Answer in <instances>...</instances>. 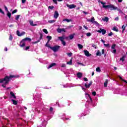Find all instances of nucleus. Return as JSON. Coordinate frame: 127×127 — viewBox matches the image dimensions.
I'll return each instance as SVG.
<instances>
[{"label":"nucleus","instance_id":"1","mask_svg":"<svg viewBox=\"0 0 127 127\" xmlns=\"http://www.w3.org/2000/svg\"><path fill=\"white\" fill-rule=\"evenodd\" d=\"M16 77V76L13 74H11L9 76L6 75L3 78L0 79V83H3L5 85H7L12 78Z\"/></svg>","mask_w":127,"mask_h":127},{"label":"nucleus","instance_id":"2","mask_svg":"<svg viewBox=\"0 0 127 127\" xmlns=\"http://www.w3.org/2000/svg\"><path fill=\"white\" fill-rule=\"evenodd\" d=\"M99 1L100 2V3H101V4H103V7L104 8H106V9H108V8H112L111 9V10H116L118 9V7L115 6L113 4L106 5L105 4H106L107 3L104 2L102 1Z\"/></svg>","mask_w":127,"mask_h":127},{"label":"nucleus","instance_id":"3","mask_svg":"<svg viewBox=\"0 0 127 127\" xmlns=\"http://www.w3.org/2000/svg\"><path fill=\"white\" fill-rule=\"evenodd\" d=\"M61 47H60V46L56 45L54 47H50V49H51L53 51H54V52H57V51H58V50L60 49Z\"/></svg>","mask_w":127,"mask_h":127},{"label":"nucleus","instance_id":"4","mask_svg":"<svg viewBox=\"0 0 127 127\" xmlns=\"http://www.w3.org/2000/svg\"><path fill=\"white\" fill-rule=\"evenodd\" d=\"M63 36H63L62 37H59V39H60V40L61 41L62 44H63L64 46H65L66 45V42L64 41V40L65 39V38H64Z\"/></svg>","mask_w":127,"mask_h":127},{"label":"nucleus","instance_id":"5","mask_svg":"<svg viewBox=\"0 0 127 127\" xmlns=\"http://www.w3.org/2000/svg\"><path fill=\"white\" fill-rule=\"evenodd\" d=\"M97 32L99 33H102L103 35L104 34H106L107 33V30L104 29H100V30H98L97 31Z\"/></svg>","mask_w":127,"mask_h":127},{"label":"nucleus","instance_id":"6","mask_svg":"<svg viewBox=\"0 0 127 127\" xmlns=\"http://www.w3.org/2000/svg\"><path fill=\"white\" fill-rule=\"evenodd\" d=\"M88 82H86V83H85V87L88 89L89 88H90V86H92V84H93V82L92 81H90L89 83L88 84V85L87 84Z\"/></svg>","mask_w":127,"mask_h":127},{"label":"nucleus","instance_id":"7","mask_svg":"<svg viewBox=\"0 0 127 127\" xmlns=\"http://www.w3.org/2000/svg\"><path fill=\"white\" fill-rule=\"evenodd\" d=\"M84 52L85 56L87 57H90V56H92V54H90V53L87 50H84Z\"/></svg>","mask_w":127,"mask_h":127},{"label":"nucleus","instance_id":"8","mask_svg":"<svg viewBox=\"0 0 127 127\" xmlns=\"http://www.w3.org/2000/svg\"><path fill=\"white\" fill-rule=\"evenodd\" d=\"M19 46H20V47H24V46H25V42H24L23 40H22L20 42Z\"/></svg>","mask_w":127,"mask_h":127},{"label":"nucleus","instance_id":"9","mask_svg":"<svg viewBox=\"0 0 127 127\" xmlns=\"http://www.w3.org/2000/svg\"><path fill=\"white\" fill-rule=\"evenodd\" d=\"M66 6L67 7H69V8L72 9V8H75V7H76V5L74 4H72L70 5L67 4Z\"/></svg>","mask_w":127,"mask_h":127},{"label":"nucleus","instance_id":"10","mask_svg":"<svg viewBox=\"0 0 127 127\" xmlns=\"http://www.w3.org/2000/svg\"><path fill=\"white\" fill-rule=\"evenodd\" d=\"M59 16V13H58V11L56 10L55 11V14L54 15V18L57 19Z\"/></svg>","mask_w":127,"mask_h":127},{"label":"nucleus","instance_id":"11","mask_svg":"<svg viewBox=\"0 0 127 127\" xmlns=\"http://www.w3.org/2000/svg\"><path fill=\"white\" fill-rule=\"evenodd\" d=\"M10 95L11 97L14 99L15 100L16 99V96H15V95H14V93L13 92L11 91L10 92Z\"/></svg>","mask_w":127,"mask_h":127},{"label":"nucleus","instance_id":"12","mask_svg":"<svg viewBox=\"0 0 127 127\" xmlns=\"http://www.w3.org/2000/svg\"><path fill=\"white\" fill-rule=\"evenodd\" d=\"M76 75L77 77H78L79 79H81V78L83 77V73H82V72H78Z\"/></svg>","mask_w":127,"mask_h":127},{"label":"nucleus","instance_id":"13","mask_svg":"<svg viewBox=\"0 0 127 127\" xmlns=\"http://www.w3.org/2000/svg\"><path fill=\"white\" fill-rule=\"evenodd\" d=\"M54 66H56V63H53L52 64H51L48 67V69H50V68H52V67H54Z\"/></svg>","mask_w":127,"mask_h":127},{"label":"nucleus","instance_id":"14","mask_svg":"<svg viewBox=\"0 0 127 127\" xmlns=\"http://www.w3.org/2000/svg\"><path fill=\"white\" fill-rule=\"evenodd\" d=\"M23 40L24 41H29V42H30L31 41V39H30V38L26 37L23 39Z\"/></svg>","mask_w":127,"mask_h":127},{"label":"nucleus","instance_id":"15","mask_svg":"<svg viewBox=\"0 0 127 127\" xmlns=\"http://www.w3.org/2000/svg\"><path fill=\"white\" fill-rule=\"evenodd\" d=\"M29 22L30 25H31V26H36V25H37V24H34L33 21H32V20H29Z\"/></svg>","mask_w":127,"mask_h":127},{"label":"nucleus","instance_id":"16","mask_svg":"<svg viewBox=\"0 0 127 127\" xmlns=\"http://www.w3.org/2000/svg\"><path fill=\"white\" fill-rule=\"evenodd\" d=\"M75 36V33H73L71 35H70L69 36V38L70 40H72V39H73L74 38V36Z\"/></svg>","mask_w":127,"mask_h":127},{"label":"nucleus","instance_id":"17","mask_svg":"<svg viewBox=\"0 0 127 127\" xmlns=\"http://www.w3.org/2000/svg\"><path fill=\"white\" fill-rule=\"evenodd\" d=\"M108 82H109V80H108V79L105 80V81L104 82V87H108Z\"/></svg>","mask_w":127,"mask_h":127},{"label":"nucleus","instance_id":"18","mask_svg":"<svg viewBox=\"0 0 127 127\" xmlns=\"http://www.w3.org/2000/svg\"><path fill=\"white\" fill-rule=\"evenodd\" d=\"M11 101L13 102V105H14L15 106H16V105H17V101H16V100L11 99Z\"/></svg>","mask_w":127,"mask_h":127},{"label":"nucleus","instance_id":"19","mask_svg":"<svg viewBox=\"0 0 127 127\" xmlns=\"http://www.w3.org/2000/svg\"><path fill=\"white\" fill-rule=\"evenodd\" d=\"M96 55L97 56H102V54H101V52L99 50L97 51Z\"/></svg>","mask_w":127,"mask_h":127},{"label":"nucleus","instance_id":"20","mask_svg":"<svg viewBox=\"0 0 127 127\" xmlns=\"http://www.w3.org/2000/svg\"><path fill=\"white\" fill-rule=\"evenodd\" d=\"M7 16L9 17V18H10L11 17V13L9 11L7 12Z\"/></svg>","mask_w":127,"mask_h":127},{"label":"nucleus","instance_id":"21","mask_svg":"<svg viewBox=\"0 0 127 127\" xmlns=\"http://www.w3.org/2000/svg\"><path fill=\"white\" fill-rule=\"evenodd\" d=\"M47 38L48 39V42H49L52 39V37L50 36H47Z\"/></svg>","mask_w":127,"mask_h":127},{"label":"nucleus","instance_id":"22","mask_svg":"<svg viewBox=\"0 0 127 127\" xmlns=\"http://www.w3.org/2000/svg\"><path fill=\"white\" fill-rule=\"evenodd\" d=\"M77 46H78V48L79 49H83V45H81V44H77Z\"/></svg>","mask_w":127,"mask_h":127},{"label":"nucleus","instance_id":"23","mask_svg":"<svg viewBox=\"0 0 127 127\" xmlns=\"http://www.w3.org/2000/svg\"><path fill=\"white\" fill-rule=\"evenodd\" d=\"M63 21H67V22H70V21H72V19H64Z\"/></svg>","mask_w":127,"mask_h":127},{"label":"nucleus","instance_id":"24","mask_svg":"<svg viewBox=\"0 0 127 127\" xmlns=\"http://www.w3.org/2000/svg\"><path fill=\"white\" fill-rule=\"evenodd\" d=\"M73 59V58H71L70 59V60L69 61V62L67 63V64H68V65H72V60Z\"/></svg>","mask_w":127,"mask_h":127},{"label":"nucleus","instance_id":"25","mask_svg":"<svg viewBox=\"0 0 127 127\" xmlns=\"http://www.w3.org/2000/svg\"><path fill=\"white\" fill-rule=\"evenodd\" d=\"M103 20H104V21H106V22H108V21H109V17H105L104 18V19H103Z\"/></svg>","mask_w":127,"mask_h":127},{"label":"nucleus","instance_id":"26","mask_svg":"<svg viewBox=\"0 0 127 127\" xmlns=\"http://www.w3.org/2000/svg\"><path fill=\"white\" fill-rule=\"evenodd\" d=\"M113 30H114V31H116V32L119 31V29H117L116 27H113Z\"/></svg>","mask_w":127,"mask_h":127},{"label":"nucleus","instance_id":"27","mask_svg":"<svg viewBox=\"0 0 127 127\" xmlns=\"http://www.w3.org/2000/svg\"><path fill=\"white\" fill-rule=\"evenodd\" d=\"M43 32H44L45 33H46V34H48V31H47V29H44L43 30Z\"/></svg>","mask_w":127,"mask_h":127},{"label":"nucleus","instance_id":"28","mask_svg":"<svg viewBox=\"0 0 127 127\" xmlns=\"http://www.w3.org/2000/svg\"><path fill=\"white\" fill-rule=\"evenodd\" d=\"M20 17V15H16V17L15 18V20H18V19H19Z\"/></svg>","mask_w":127,"mask_h":127},{"label":"nucleus","instance_id":"29","mask_svg":"<svg viewBox=\"0 0 127 127\" xmlns=\"http://www.w3.org/2000/svg\"><path fill=\"white\" fill-rule=\"evenodd\" d=\"M96 72H101V68L100 67H98L96 69Z\"/></svg>","mask_w":127,"mask_h":127},{"label":"nucleus","instance_id":"30","mask_svg":"<svg viewBox=\"0 0 127 127\" xmlns=\"http://www.w3.org/2000/svg\"><path fill=\"white\" fill-rule=\"evenodd\" d=\"M122 28L123 29L122 32H124V31H125V30H126V26H125V25H123L122 26Z\"/></svg>","mask_w":127,"mask_h":127},{"label":"nucleus","instance_id":"31","mask_svg":"<svg viewBox=\"0 0 127 127\" xmlns=\"http://www.w3.org/2000/svg\"><path fill=\"white\" fill-rule=\"evenodd\" d=\"M43 37V35L41 33L40 34V38H39V40H41V39H42V38Z\"/></svg>","mask_w":127,"mask_h":127},{"label":"nucleus","instance_id":"32","mask_svg":"<svg viewBox=\"0 0 127 127\" xmlns=\"http://www.w3.org/2000/svg\"><path fill=\"white\" fill-rule=\"evenodd\" d=\"M38 42H40V40H38L37 41L32 42V44H36L37 43H38Z\"/></svg>","mask_w":127,"mask_h":127},{"label":"nucleus","instance_id":"33","mask_svg":"<svg viewBox=\"0 0 127 127\" xmlns=\"http://www.w3.org/2000/svg\"><path fill=\"white\" fill-rule=\"evenodd\" d=\"M13 37L12 35H10L9 37V40H10V41H11L13 39Z\"/></svg>","mask_w":127,"mask_h":127},{"label":"nucleus","instance_id":"34","mask_svg":"<svg viewBox=\"0 0 127 127\" xmlns=\"http://www.w3.org/2000/svg\"><path fill=\"white\" fill-rule=\"evenodd\" d=\"M55 21H56L54 20H50L48 21V22L49 23H53L54 22H55Z\"/></svg>","mask_w":127,"mask_h":127},{"label":"nucleus","instance_id":"35","mask_svg":"<svg viewBox=\"0 0 127 127\" xmlns=\"http://www.w3.org/2000/svg\"><path fill=\"white\" fill-rule=\"evenodd\" d=\"M104 46H105V47H107L108 48H110V44H104Z\"/></svg>","mask_w":127,"mask_h":127},{"label":"nucleus","instance_id":"36","mask_svg":"<svg viewBox=\"0 0 127 127\" xmlns=\"http://www.w3.org/2000/svg\"><path fill=\"white\" fill-rule=\"evenodd\" d=\"M94 21H95V18L94 17H92V18H91L90 19V22H94Z\"/></svg>","mask_w":127,"mask_h":127},{"label":"nucleus","instance_id":"37","mask_svg":"<svg viewBox=\"0 0 127 127\" xmlns=\"http://www.w3.org/2000/svg\"><path fill=\"white\" fill-rule=\"evenodd\" d=\"M116 46H117V45L113 44L111 47L112 49H115V48H116Z\"/></svg>","mask_w":127,"mask_h":127},{"label":"nucleus","instance_id":"38","mask_svg":"<svg viewBox=\"0 0 127 127\" xmlns=\"http://www.w3.org/2000/svg\"><path fill=\"white\" fill-rule=\"evenodd\" d=\"M17 12V9H15L12 12V14H14V13H16Z\"/></svg>","mask_w":127,"mask_h":127},{"label":"nucleus","instance_id":"39","mask_svg":"<svg viewBox=\"0 0 127 127\" xmlns=\"http://www.w3.org/2000/svg\"><path fill=\"white\" fill-rule=\"evenodd\" d=\"M57 31H58V32L59 33H61V32H62L61 29V28H58L57 29Z\"/></svg>","mask_w":127,"mask_h":127},{"label":"nucleus","instance_id":"40","mask_svg":"<svg viewBox=\"0 0 127 127\" xmlns=\"http://www.w3.org/2000/svg\"><path fill=\"white\" fill-rule=\"evenodd\" d=\"M45 46H46V47H48L50 49V47H52L50 46V45H48V42H47V43L46 44Z\"/></svg>","mask_w":127,"mask_h":127},{"label":"nucleus","instance_id":"41","mask_svg":"<svg viewBox=\"0 0 127 127\" xmlns=\"http://www.w3.org/2000/svg\"><path fill=\"white\" fill-rule=\"evenodd\" d=\"M119 78L121 79L123 82H126V80L123 79V78L121 76H119Z\"/></svg>","mask_w":127,"mask_h":127},{"label":"nucleus","instance_id":"42","mask_svg":"<svg viewBox=\"0 0 127 127\" xmlns=\"http://www.w3.org/2000/svg\"><path fill=\"white\" fill-rule=\"evenodd\" d=\"M120 61H122V62H124V61H125V57L123 56L122 58H121Z\"/></svg>","mask_w":127,"mask_h":127},{"label":"nucleus","instance_id":"43","mask_svg":"<svg viewBox=\"0 0 127 127\" xmlns=\"http://www.w3.org/2000/svg\"><path fill=\"white\" fill-rule=\"evenodd\" d=\"M16 33H17V35H18V36H20V32H19V31L17 30L16 31Z\"/></svg>","mask_w":127,"mask_h":127},{"label":"nucleus","instance_id":"44","mask_svg":"<svg viewBox=\"0 0 127 127\" xmlns=\"http://www.w3.org/2000/svg\"><path fill=\"white\" fill-rule=\"evenodd\" d=\"M4 7L5 10H6V11H7V12L9 11H8V9H7V7H6V6L4 5Z\"/></svg>","mask_w":127,"mask_h":127},{"label":"nucleus","instance_id":"45","mask_svg":"<svg viewBox=\"0 0 127 127\" xmlns=\"http://www.w3.org/2000/svg\"><path fill=\"white\" fill-rule=\"evenodd\" d=\"M29 48H30V46H27V47H25V50H28V49H29Z\"/></svg>","mask_w":127,"mask_h":127},{"label":"nucleus","instance_id":"46","mask_svg":"<svg viewBox=\"0 0 127 127\" xmlns=\"http://www.w3.org/2000/svg\"><path fill=\"white\" fill-rule=\"evenodd\" d=\"M112 53H114V54H116V53H117V50L114 49L113 50V51H112Z\"/></svg>","mask_w":127,"mask_h":127},{"label":"nucleus","instance_id":"47","mask_svg":"<svg viewBox=\"0 0 127 127\" xmlns=\"http://www.w3.org/2000/svg\"><path fill=\"white\" fill-rule=\"evenodd\" d=\"M72 53H69L67 54V55L69 57H71V56H72Z\"/></svg>","mask_w":127,"mask_h":127},{"label":"nucleus","instance_id":"48","mask_svg":"<svg viewBox=\"0 0 127 127\" xmlns=\"http://www.w3.org/2000/svg\"><path fill=\"white\" fill-rule=\"evenodd\" d=\"M0 13H2V14H4V12H3V11H2V9H1V8H0Z\"/></svg>","mask_w":127,"mask_h":127},{"label":"nucleus","instance_id":"49","mask_svg":"<svg viewBox=\"0 0 127 127\" xmlns=\"http://www.w3.org/2000/svg\"><path fill=\"white\" fill-rule=\"evenodd\" d=\"M49 8H50V9H53V8H54V6H49Z\"/></svg>","mask_w":127,"mask_h":127},{"label":"nucleus","instance_id":"50","mask_svg":"<svg viewBox=\"0 0 127 127\" xmlns=\"http://www.w3.org/2000/svg\"><path fill=\"white\" fill-rule=\"evenodd\" d=\"M93 96H96L97 95V92L96 91H94L92 92Z\"/></svg>","mask_w":127,"mask_h":127},{"label":"nucleus","instance_id":"51","mask_svg":"<svg viewBox=\"0 0 127 127\" xmlns=\"http://www.w3.org/2000/svg\"><path fill=\"white\" fill-rule=\"evenodd\" d=\"M61 67L62 68H65V67H66V64H64L62 65Z\"/></svg>","mask_w":127,"mask_h":127},{"label":"nucleus","instance_id":"52","mask_svg":"<svg viewBox=\"0 0 127 127\" xmlns=\"http://www.w3.org/2000/svg\"><path fill=\"white\" fill-rule=\"evenodd\" d=\"M24 34H25V32H22V33H20V36H22V35H24Z\"/></svg>","mask_w":127,"mask_h":127},{"label":"nucleus","instance_id":"53","mask_svg":"<svg viewBox=\"0 0 127 127\" xmlns=\"http://www.w3.org/2000/svg\"><path fill=\"white\" fill-rule=\"evenodd\" d=\"M61 30L62 32V31L64 32H66V30H65L64 28H62V29H61Z\"/></svg>","mask_w":127,"mask_h":127},{"label":"nucleus","instance_id":"54","mask_svg":"<svg viewBox=\"0 0 127 127\" xmlns=\"http://www.w3.org/2000/svg\"><path fill=\"white\" fill-rule=\"evenodd\" d=\"M92 47H94L95 49H97V45L93 44L92 45Z\"/></svg>","mask_w":127,"mask_h":127},{"label":"nucleus","instance_id":"55","mask_svg":"<svg viewBox=\"0 0 127 127\" xmlns=\"http://www.w3.org/2000/svg\"><path fill=\"white\" fill-rule=\"evenodd\" d=\"M119 19V16H117L115 18V20L118 21Z\"/></svg>","mask_w":127,"mask_h":127},{"label":"nucleus","instance_id":"56","mask_svg":"<svg viewBox=\"0 0 127 127\" xmlns=\"http://www.w3.org/2000/svg\"><path fill=\"white\" fill-rule=\"evenodd\" d=\"M83 80L85 81V82H87L88 78L87 77H85L83 78Z\"/></svg>","mask_w":127,"mask_h":127},{"label":"nucleus","instance_id":"57","mask_svg":"<svg viewBox=\"0 0 127 127\" xmlns=\"http://www.w3.org/2000/svg\"><path fill=\"white\" fill-rule=\"evenodd\" d=\"M112 35H113V32H112L108 34V36H112Z\"/></svg>","mask_w":127,"mask_h":127},{"label":"nucleus","instance_id":"58","mask_svg":"<svg viewBox=\"0 0 127 127\" xmlns=\"http://www.w3.org/2000/svg\"><path fill=\"white\" fill-rule=\"evenodd\" d=\"M88 96L89 97V99L91 101V102H93V99H92V97H91V96H90V95H88Z\"/></svg>","mask_w":127,"mask_h":127},{"label":"nucleus","instance_id":"59","mask_svg":"<svg viewBox=\"0 0 127 127\" xmlns=\"http://www.w3.org/2000/svg\"><path fill=\"white\" fill-rule=\"evenodd\" d=\"M53 1L56 4H57V0H53Z\"/></svg>","mask_w":127,"mask_h":127},{"label":"nucleus","instance_id":"60","mask_svg":"<svg viewBox=\"0 0 127 127\" xmlns=\"http://www.w3.org/2000/svg\"><path fill=\"white\" fill-rule=\"evenodd\" d=\"M86 35L87 36H90L91 35V33H90V32L87 33Z\"/></svg>","mask_w":127,"mask_h":127},{"label":"nucleus","instance_id":"61","mask_svg":"<svg viewBox=\"0 0 127 127\" xmlns=\"http://www.w3.org/2000/svg\"><path fill=\"white\" fill-rule=\"evenodd\" d=\"M49 110H50V112H53V108L50 107Z\"/></svg>","mask_w":127,"mask_h":127},{"label":"nucleus","instance_id":"62","mask_svg":"<svg viewBox=\"0 0 127 127\" xmlns=\"http://www.w3.org/2000/svg\"><path fill=\"white\" fill-rule=\"evenodd\" d=\"M102 54H105V50L104 49L102 50Z\"/></svg>","mask_w":127,"mask_h":127},{"label":"nucleus","instance_id":"63","mask_svg":"<svg viewBox=\"0 0 127 127\" xmlns=\"http://www.w3.org/2000/svg\"><path fill=\"white\" fill-rule=\"evenodd\" d=\"M101 42H103L104 43V44H105V43H106V41H105L103 39H101Z\"/></svg>","mask_w":127,"mask_h":127},{"label":"nucleus","instance_id":"64","mask_svg":"<svg viewBox=\"0 0 127 127\" xmlns=\"http://www.w3.org/2000/svg\"><path fill=\"white\" fill-rule=\"evenodd\" d=\"M5 85L6 84H5L4 83L2 84V87H3V88H5Z\"/></svg>","mask_w":127,"mask_h":127}]
</instances>
